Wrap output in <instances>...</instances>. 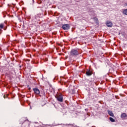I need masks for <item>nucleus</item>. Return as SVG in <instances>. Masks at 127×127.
I'll list each match as a JSON object with an SVG mask.
<instances>
[{
	"label": "nucleus",
	"instance_id": "f257e3e1",
	"mask_svg": "<svg viewBox=\"0 0 127 127\" xmlns=\"http://www.w3.org/2000/svg\"><path fill=\"white\" fill-rule=\"evenodd\" d=\"M33 91L36 97H38V96H39L40 94V90H39L37 87L33 88Z\"/></svg>",
	"mask_w": 127,
	"mask_h": 127
},
{
	"label": "nucleus",
	"instance_id": "f03ea898",
	"mask_svg": "<svg viewBox=\"0 0 127 127\" xmlns=\"http://www.w3.org/2000/svg\"><path fill=\"white\" fill-rule=\"evenodd\" d=\"M70 54L72 56H77L79 55V52L76 49H73L70 52Z\"/></svg>",
	"mask_w": 127,
	"mask_h": 127
},
{
	"label": "nucleus",
	"instance_id": "7ed1b4c3",
	"mask_svg": "<svg viewBox=\"0 0 127 127\" xmlns=\"http://www.w3.org/2000/svg\"><path fill=\"white\" fill-rule=\"evenodd\" d=\"M57 99L59 102H63V96L61 94L58 95L57 96Z\"/></svg>",
	"mask_w": 127,
	"mask_h": 127
},
{
	"label": "nucleus",
	"instance_id": "20e7f679",
	"mask_svg": "<svg viewBox=\"0 0 127 127\" xmlns=\"http://www.w3.org/2000/svg\"><path fill=\"white\" fill-rule=\"evenodd\" d=\"M106 25L108 26V27H112V26H113V23L110 21H107L106 22Z\"/></svg>",
	"mask_w": 127,
	"mask_h": 127
},
{
	"label": "nucleus",
	"instance_id": "39448f33",
	"mask_svg": "<svg viewBox=\"0 0 127 127\" xmlns=\"http://www.w3.org/2000/svg\"><path fill=\"white\" fill-rule=\"evenodd\" d=\"M127 115L126 113H123L121 114V118L122 120H125L127 118Z\"/></svg>",
	"mask_w": 127,
	"mask_h": 127
},
{
	"label": "nucleus",
	"instance_id": "423d86ee",
	"mask_svg": "<svg viewBox=\"0 0 127 127\" xmlns=\"http://www.w3.org/2000/svg\"><path fill=\"white\" fill-rule=\"evenodd\" d=\"M70 28V26L69 24H64V30H68Z\"/></svg>",
	"mask_w": 127,
	"mask_h": 127
},
{
	"label": "nucleus",
	"instance_id": "0eeeda50",
	"mask_svg": "<svg viewBox=\"0 0 127 127\" xmlns=\"http://www.w3.org/2000/svg\"><path fill=\"white\" fill-rule=\"evenodd\" d=\"M4 27V24L1 23L0 24V34L1 33V29H3Z\"/></svg>",
	"mask_w": 127,
	"mask_h": 127
},
{
	"label": "nucleus",
	"instance_id": "6e6552de",
	"mask_svg": "<svg viewBox=\"0 0 127 127\" xmlns=\"http://www.w3.org/2000/svg\"><path fill=\"white\" fill-rule=\"evenodd\" d=\"M108 114L111 117H114V113H113V112L110 110H108Z\"/></svg>",
	"mask_w": 127,
	"mask_h": 127
},
{
	"label": "nucleus",
	"instance_id": "1a4fd4ad",
	"mask_svg": "<svg viewBox=\"0 0 127 127\" xmlns=\"http://www.w3.org/2000/svg\"><path fill=\"white\" fill-rule=\"evenodd\" d=\"M86 74L87 76H91V75H92V72L89 70L86 72Z\"/></svg>",
	"mask_w": 127,
	"mask_h": 127
},
{
	"label": "nucleus",
	"instance_id": "9d476101",
	"mask_svg": "<svg viewBox=\"0 0 127 127\" xmlns=\"http://www.w3.org/2000/svg\"><path fill=\"white\" fill-rule=\"evenodd\" d=\"M40 16H41V14H38L37 15L35 16V19H38V17L40 18Z\"/></svg>",
	"mask_w": 127,
	"mask_h": 127
},
{
	"label": "nucleus",
	"instance_id": "9b49d317",
	"mask_svg": "<svg viewBox=\"0 0 127 127\" xmlns=\"http://www.w3.org/2000/svg\"><path fill=\"white\" fill-rule=\"evenodd\" d=\"M123 14L125 15H127V9H125L123 10Z\"/></svg>",
	"mask_w": 127,
	"mask_h": 127
},
{
	"label": "nucleus",
	"instance_id": "f8f14e48",
	"mask_svg": "<svg viewBox=\"0 0 127 127\" xmlns=\"http://www.w3.org/2000/svg\"><path fill=\"white\" fill-rule=\"evenodd\" d=\"M110 121H111V122H112V123H115V119H114L113 118H112V117H110Z\"/></svg>",
	"mask_w": 127,
	"mask_h": 127
},
{
	"label": "nucleus",
	"instance_id": "ddd939ff",
	"mask_svg": "<svg viewBox=\"0 0 127 127\" xmlns=\"http://www.w3.org/2000/svg\"><path fill=\"white\" fill-rule=\"evenodd\" d=\"M71 93L75 94V89L74 88L72 89Z\"/></svg>",
	"mask_w": 127,
	"mask_h": 127
},
{
	"label": "nucleus",
	"instance_id": "4468645a",
	"mask_svg": "<svg viewBox=\"0 0 127 127\" xmlns=\"http://www.w3.org/2000/svg\"><path fill=\"white\" fill-rule=\"evenodd\" d=\"M7 96H8V94H6V95H4V96H3L4 99H5V98H6L7 97Z\"/></svg>",
	"mask_w": 127,
	"mask_h": 127
},
{
	"label": "nucleus",
	"instance_id": "2eb2a0df",
	"mask_svg": "<svg viewBox=\"0 0 127 127\" xmlns=\"http://www.w3.org/2000/svg\"><path fill=\"white\" fill-rule=\"evenodd\" d=\"M60 83L61 84V85H63V81H62V80H60Z\"/></svg>",
	"mask_w": 127,
	"mask_h": 127
},
{
	"label": "nucleus",
	"instance_id": "dca6fc26",
	"mask_svg": "<svg viewBox=\"0 0 127 127\" xmlns=\"http://www.w3.org/2000/svg\"><path fill=\"white\" fill-rule=\"evenodd\" d=\"M6 28H7V27H5L4 26V28H3V29H4V30H5L6 29Z\"/></svg>",
	"mask_w": 127,
	"mask_h": 127
},
{
	"label": "nucleus",
	"instance_id": "f3484780",
	"mask_svg": "<svg viewBox=\"0 0 127 127\" xmlns=\"http://www.w3.org/2000/svg\"><path fill=\"white\" fill-rule=\"evenodd\" d=\"M62 28H63V29H64V25H62Z\"/></svg>",
	"mask_w": 127,
	"mask_h": 127
},
{
	"label": "nucleus",
	"instance_id": "a211bd4d",
	"mask_svg": "<svg viewBox=\"0 0 127 127\" xmlns=\"http://www.w3.org/2000/svg\"><path fill=\"white\" fill-rule=\"evenodd\" d=\"M31 89V88H29V91H30Z\"/></svg>",
	"mask_w": 127,
	"mask_h": 127
},
{
	"label": "nucleus",
	"instance_id": "6ab92c4d",
	"mask_svg": "<svg viewBox=\"0 0 127 127\" xmlns=\"http://www.w3.org/2000/svg\"><path fill=\"white\" fill-rule=\"evenodd\" d=\"M69 126H73V125L69 124Z\"/></svg>",
	"mask_w": 127,
	"mask_h": 127
},
{
	"label": "nucleus",
	"instance_id": "aec40b11",
	"mask_svg": "<svg viewBox=\"0 0 127 127\" xmlns=\"http://www.w3.org/2000/svg\"><path fill=\"white\" fill-rule=\"evenodd\" d=\"M60 45V46H61V45Z\"/></svg>",
	"mask_w": 127,
	"mask_h": 127
}]
</instances>
